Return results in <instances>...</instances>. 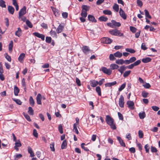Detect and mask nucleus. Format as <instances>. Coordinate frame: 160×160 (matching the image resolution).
<instances>
[{
	"mask_svg": "<svg viewBox=\"0 0 160 160\" xmlns=\"http://www.w3.org/2000/svg\"><path fill=\"white\" fill-rule=\"evenodd\" d=\"M13 47V41L11 40L10 41V43L9 44L8 49L9 51L10 52H12V48Z\"/></svg>",
	"mask_w": 160,
	"mask_h": 160,
	"instance_id": "30",
	"label": "nucleus"
},
{
	"mask_svg": "<svg viewBox=\"0 0 160 160\" xmlns=\"http://www.w3.org/2000/svg\"><path fill=\"white\" fill-rule=\"evenodd\" d=\"M42 97L41 94L38 93L36 97V101L37 104L38 105H41L42 104Z\"/></svg>",
	"mask_w": 160,
	"mask_h": 160,
	"instance_id": "10",
	"label": "nucleus"
},
{
	"mask_svg": "<svg viewBox=\"0 0 160 160\" xmlns=\"http://www.w3.org/2000/svg\"><path fill=\"white\" fill-rule=\"evenodd\" d=\"M129 60L131 63H134L136 60V58L134 57H132L129 59Z\"/></svg>",
	"mask_w": 160,
	"mask_h": 160,
	"instance_id": "59",
	"label": "nucleus"
},
{
	"mask_svg": "<svg viewBox=\"0 0 160 160\" xmlns=\"http://www.w3.org/2000/svg\"><path fill=\"white\" fill-rule=\"evenodd\" d=\"M23 115L26 119L28 121H30L31 120L30 116L27 113H23Z\"/></svg>",
	"mask_w": 160,
	"mask_h": 160,
	"instance_id": "48",
	"label": "nucleus"
},
{
	"mask_svg": "<svg viewBox=\"0 0 160 160\" xmlns=\"http://www.w3.org/2000/svg\"><path fill=\"white\" fill-rule=\"evenodd\" d=\"M145 15L146 16V18H148L149 19H151L152 18L151 16L150 15L149 12L148 10L147 9H145L144 10Z\"/></svg>",
	"mask_w": 160,
	"mask_h": 160,
	"instance_id": "35",
	"label": "nucleus"
},
{
	"mask_svg": "<svg viewBox=\"0 0 160 160\" xmlns=\"http://www.w3.org/2000/svg\"><path fill=\"white\" fill-rule=\"evenodd\" d=\"M115 62L118 64L122 65L124 64V60L122 59H118Z\"/></svg>",
	"mask_w": 160,
	"mask_h": 160,
	"instance_id": "38",
	"label": "nucleus"
},
{
	"mask_svg": "<svg viewBox=\"0 0 160 160\" xmlns=\"http://www.w3.org/2000/svg\"><path fill=\"white\" fill-rule=\"evenodd\" d=\"M12 99L18 105H21L22 104V102L19 99H16L15 98H12Z\"/></svg>",
	"mask_w": 160,
	"mask_h": 160,
	"instance_id": "43",
	"label": "nucleus"
},
{
	"mask_svg": "<svg viewBox=\"0 0 160 160\" xmlns=\"http://www.w3.org/2000/svg\"><path fill=\"white\" fill-rule=\"evenodd\" d=\"M109 59L110 60L113 61L115 59V56L114 55V54H110L109 55Z\"/></svg>",
	"mask_w": 160,
	"mask_h": 160,
	"instance_id": "62",
	"label": "nucleus"
},
{
	"mask_svg": "<svg viewBox=\"0 0 160 160\" xmlns=\"http://www.w3.org/2000/svg\"><path fill=\"white\" fill-rule=\"evenodd\" d=\"M19 88L16 86H14V93L15 96H17L19 92Z\"/></svg>",
	"mask_w": 160,
	"mask_h": 160,
	"instance_id": "19",
	"label": "nucleus"
},
{
	"mask_svg": "<svg viewBox=\"0 0 160 160\" xmlns=\"http://www.w3.org/2000/svg\"><path fill=\"white\" fill-rule=\"evenodd\" d=\"M76 82L77 83V85L78 86H80L81 85V82L80 80L78 78H76Z\"/></svg>",
	"mask_w": 160,
	"mask_h": 160,
	"instance_id": "64",
	"label": "nucleus"
},
{
	"mask_svg": "<svg viewBox=\"0 0 160 160\" xmlns=\"http://www.w3.org/2000/svg\"><path fill=\"white\" fill-rule=\"evenodd\" d=\"M103 12L105 15H111L112 14V12L110 10H103Z\"/></svg>",
	"mask_w": 160,
	"mask_h": 160,
	"instance_id": "46",
	"label": "nucleus"
},
{
	"mask_svg": "<svg viewBox=\"0 0 160 160\" xmlns=\"http://www.w3.org/2000/svg\"><path fill=\"white\" fill-rule=\"evenodd\" d=\"M109 33L111 35L114 36H122L123 33L121 32L120 31L117 29L110 30Z\"/></svg>",
	"mask_w": 160,
	"mask_h": 160,
	"instance_id": "3",
	"label": "nucleus"
},
{
	"mask_svg": "<svg viewBox=\"0 0 160 160\" xmlns=\"http://www.w3.org/2000/svg\"><path fill=\"white\" fill-rule=\"evenodd\" d=\"M151 150L152 152H156L158 151L157 148L153 146L151 147Z\"/></svg>",
	"mask_w": 160,
	"mask_h": 160,
	"instance_id": "56",
	"label": "nucleus"
},
{
	"mask_svg": "<svg viewBox=\"0 0 160 160\" xmlns=\"http://www.w3.org/2000/svg\"><path fill=\"white\" fill-rule=\"evenodd\" d=\"M50 147L51 150L52 151L54 152L55 151L54 143V142H52L50 144Z\"/></svg>",
	"mask_w": 160,
	"mask_h": 160,
	"instance_id": "54",
	"label": "nucleus"
},
{
	"mask_svg": "<svg viewBox=\"0 0 160 160\" xmlns=\"http://www.w3.org/2000/svg\"><path fill=\"white\" fill-rule=\"evenodd\" d=\"M113 8L115 11L118 12L119 9L118 5L116 3L114 4L113 7Z\"/></svg>",
	"mask_w": 160,
	"mask_h": 160,
	"instance_id": "41",
	"label": "nucleus"
},
{
	"mask_svg": "<svg viewBox=\"0 0 160 160\" xmlns=\"http://www.w3.org/2000/svg\"><path fill=\"white\" fill-rule=\"evenodd\" d=\"M96 91L98 93V95L99 96L101 95V88L99 86H97L96 88Z\"/></svg>",
	"mask_w": 160,
	"mask_h": 160,
	"instance_id": "33",
	"label": "nucleus"
},
{
	"mask_svg": "<svg viewBox=\"0 0 160 160\" xmlns=\"http://www.w3.org/2000/svg\"><path fill=\"white\" fill-rule=\"evenodd\" d=\"M28 113L31 115H33L34 114V111L31 107H29L28 108Z\"/></svg>",
	"mask_w": 160,
	"mask_h": 160,
	"instance_id": "42",
	"label": "nucleus"
},
{
	"mask_svg": "<svg viewBox=\"0 0 160 160\" xmlns=\"http://www.w3.org/2000/svg\"><path fill=\"white\" fill-rule=\"evenodd\" d=\"M26 23L27 26L30 28H32V25L30 22L28 20L26 21Z\"/></svg>",
	"mask_w": 160,
	"mask_h": 160,
	"instance_id": "52",
	"label": "nucleus"
},
{
	"mask_svg": "<svg viewBox=\"0 0 160 160\" xmlns=\"http://www.w3.org/2000/svg\"><path fill=\"white\" fill-rule=\"evenodd\" d=\"M22 33V30L20 28H18L17 31L15 32V35L18 37H19L21 35Z\"/></svg>",
	"mask_w": 160,
	"mask_h": 160,
	"instance_id": "17",
	"label": "nucleus"
},
{
	"mask_svg": "<svg viewBox=\"0 0 160 160\" xmlns=\"http://www.w3.org/2000/svg\"><path fill=\"white\" fill-rule=\"evenodd\" d=\"M51 8L55 16L56 17H58L59 15V11L56 8L52 7H51Z\"/></svg>",
	"mask_w": 160,
	"mask_h": 160,
	"instance_id": "11",
	"label": "nucleus"
},
{
	"mask_svg": "<svg viewBox=\"0 0 160 160\" xmlns=\"http://www.w3.org/2000/svg\"><path fill=\"white\" fill-rule=\"evenodd\" d=\"M111 22L113 23V27L114 26L119 27L121 25V24L119 22H117L114 20H112Z\"/></svg>",
	"mask_w": 160,
	"mask_h": 160,
	"instance_id": "28",
	"label": "nucleus"
},
{
	"mask_svg": "<svg viewBox=\"0 0 160 160\" xmlns=\"http://www.w3.org/2000/svg\"><path fill=\"white\" fill-rule=\"evenodd\" d=\"M67 147V141L66 140H64L61 146V148L62 149H64L66 148Z\"/></svg>",
	"mask_w": 160,
	"mask_h": 160,
	"instance_id": "27",
	"label": "nucleus"
},
{
	"mask_svg": "<svg viewBox=\"0 0 160 160\" xmlns=\"http://www.w3.org/2000/svg\"><path fill=\"white\" fill-rule=\"evenodd\" d=\"M28 152L30 154L31 157H33L34 156V153L32 151V148L30 147H28Z\"/></svg>",
	"mask_w": 160,
	"mask_h": 160,
	"instance_id": "26",
	"label": "nucleus"
},
{
	"mask_svg": "<svg viewBox=\"0 0 160 160\" xmlns=\"http://www.w3.org/2000/svg\"><path fill=\"white\" fill-rule=\"evenodd\" d=\"M26 7L24 6L20 10L18 13V18H20L21 16H22L26 13Z\"/></svg>",
	"mask_w": 160,
	"mask_h": 160,
	"instance_id": "5",
	"label": "nucleus"
},
{
	"mask_svg": "<svg viewBox=\"0 0 160 160\" xmlns=\"http://www.w3.org/2000/svg\"><path fill=\"white\" fill-rule=\"evenodd\" d=\"M4 56L5 58L9 62H11V59L10 56H9L7 53H5L4 54Z\"/></svg>",
	"mask_w": 160,
	"mask_h": 160,
	"instance_id": "44",
	"label": "nucleus"
},
{
	"mask_svg": "<svg viewBox=\"0 0 160 160\" xmlns=\"http://www.w3.org/2000/svg\"><path fill=\"white\" fill-rule=\"evenodd\" d=\"M85 145V143H82L81 145V148L83 149L85 151H89V150L88 149V148L87 147H84V145Z\"/></svg>",
	"mask_w": 160,
	"mask_h": 160,
	"instance_id": "51",
	"label": "nucleus"
},
{
	"mask_svg": "<svg viewBox=\"0 0 160 160\" xmlns=\"http://www.w3.org/2000/svg\"><path fill=\"white\" fill-rule=\"evenodd\" d=\"M138 136L140 138H142L143 137V134L141 130H139L138 132Z\"/></svg>",
	"mask_w": 160,
	"mask_h": 160,
	"instance_id": "57",
	"label": "nucleus"
},
{
	"mask_svg": "<svg viewBox=\"0 0 160 160\" xmlns=\"http://www.w3.org/2000/svg\"><path fill=\"white\" fill-rule=\"evenodd\" d=\"M101 70L104 73L108 75H110L111 74L112 71L110 69H108L106 68L105 67H102Z\"/></svg>",
	"mask_w": 160,
	"mask_h": 160,
	"instance_id": "7",
	"label": "nucleus"
},
{
	"mask_svg": "<svg viewBox=\"0 0 160 160\" xmlns=\"http://www.w3.org/2000/svg\"><path fill=\"white\" fill-rule=\"evenodd\" d=\"M58 128L60 133L61 134H62L63 133L62 126L61 125H60L58 126Z\"/></svg>",
	"mask_w": 160,
	"mask_h": 160,
	"instance_id": "60",
	"label": "nucleus"
},
{
	"mask_svg": "<svg viewBox=\"0 0 160 160\" xmlns=\"http://www.w3.org/2000/svg\"><path fill=\"white\" fill-rule=\"evenodd\" d=\"M91 86L93 87H95L98 85V81L93 80L90 82Z\"/></svg>",
	"mask_w": 160,
	"mask_h": 160,
	"instance_id": "24",
	"label": "nucleus"
},
{
	"mask_svg": "<svg viewBox=\"0 0 160 160\" xmlns=\"http://www.w3.org/2000/svg\"><path fill=\"white\" fill-rule=\"evenodd\" d=\"M117 84V82L116 81L111 82H108L105 84V85L106 87H111Z\"/></svg>",
	"mask_w": 160,
	"mask_h": 160,
	"instance_id": "22",
	"label": "nucleus"
},
{
	"mask_svg": "<svg viewBox=\"0 0 160 160\" xmlns=\"http://www.w3.org/2000/svg\"><path fill=\"white\" fill-rule=\"evenodd\" d=\"M124 97L122 95H121L119 100V105L120 107L123 108L124 106Z\"/></svg>",
	"mask_w": 160,
	"mask_h": 160,
	"instance_id": "4",
	"label": "nucleus"
},
{
	"mask_svg": "<svg viewBox=\"0 0 160 160\" xmlns=\"http://www.w3.org/2000/svg\"><path fill=\"white\" fill-rule=\"evenodd\" d=\"M119 66L114 63L111 64L110 65V67L112 70H114L117 69L119 68Z\"/></svg>",
	"mask_w": 160,
	"mask_h": 160,
	"instance_id": "29",
	"label": "nucleus"
},
{
	"mask_svg": "<svg viewBox=\"0 0 160 160\" xmlns=\"http://www.w3.org/2000/svg\"><path fill=\"white\" fill-rule=\"evenodd\" d=\"M131 72V71L130 70L125 71L123 74V77L124 78H127L130 74Z\"/></svg>",
	"mask_w": 160,
	"mask_h": 160,
	"instance_id": "36",
	"label": "nucleus"
},
{
	"mask_svg": "<svg viewBox=\"0 0 160 160\" xmlns=\"http://www.w3.org/2000/svg\"><path fill=\"white\" fill-rule=\"evenodd\" d=\"M127 104L128 106V107L131 109H134V103L132 101H128L127 102Z\"/></svg>",
	"mask_w": 160,
	"mask_h": 160,
	"instance_id": "12",
	"label": "nucleus"
},
{
	"mask_svg": "<svg viewBox=\"0 0 160 160\" xmlns=\"http://www.w3.org/2000/svg\"><path fill=\"white\" fill-rule=\"evenodd\" d=\"M141 62V60H138L135 62L134 63H133L135 66H136L138 65L139 64H140Z\"/></svg>",
	"mask_w": 160,
	"mask_h": 160,
	"instance_id": "61",
	"label": "nucleus"
},
{
	"mask_svg": "<svg viewBox=\"0 0 160 160\" xmlns=\"http://www.w3.org/2000/svg\"><path fill=\"white\" fill-rule=\"evenodd\" d=\"M52 38L51 37H46V42L48 43H50L51 42Z\"/></svg>",
	"mask_w": 160,
	"mask_h": 160,
	"instance_id": "55",
	"label": "nucleus"
},
{
	"mask_svg": "<svg viewBox=\"0 0 160 160\" xmlns=\"http://www.w3.org/2000/svg\"><path fill=\"white\" fill-rule=\"evenodd\" d=\"M33 135L36 138H37L38 137V133L37 132V130L35 129H34L33 130Z\"/></svg>",
	"mask_w": 160,
	"mask_h": 160,
	"instance_id": "63",
	"label": "nucleus"
},
{
	"mask_svg": "<svg viewBox=\"0 0 160 160\" xmlns=\"http://www.w3.org/2000/svg\"><path fill=\"white\" fill-rule=\"evenodd\" d=\"M22 86L24 89V91L26 92V84L25 80L24 78H22Z\"/></svg>",
	"mask_w": 160,
	"mask_h": 160,
	"instance_id": "23",
	"label": "nucleus"
},
{
	"mask_svg": "<svg viewBox=\"0 0 160 160\" xmlns=\"http://www.w3.org/2000/svg\"><path fill=\"white\" fill-rule=\"evenodd\" d=\"M25 54L24 53H21L19 55L18 60L20 62H22L24 58L25 57Z\"/></svg>",
	"mask_w": 160,
	"mask_h": 160,
	"instance_id": "21",
	"label": "nucleus"
},
{
	"mask_svg": "<svg viewBox=\"0 0 160 160\" xmlns=\"http://www.w3.org/2000/svg\"><path fill=\"white\" fill-rule=\"evenodd\" d=\"M126 84L125 82L122 84L118 88L119 91L120 92L123 90L126 87Z\"/></svg>",
	"mask_w": 160,
	"mask_h": 160,
	"instance_id": "47",
	"label": "nucleus"
},
{
	"mask_svg": "<svg viewBox=\"0 0 160 160\" xmlns=\"http://www.w3.org/2000/svg\"><path fill=\"white\" fill-rule=\"evenodd\" d=\"M88 20L92 22H97V20L92 15H88Z\"/></svg>",
	"mask_w": 160,
	"mask_h": 160,
	"instance_id": "18",
	"label": "nucleus"
},
{
	"mask_svg": "<svg viewBox=\"0 0 160 160\" xmlns=\"http://www.w3.org/2000/svg\"><path fill=\"white\" fill-rule=\"evenodd\" d=\"M64 26L63 25L60 24L58 26L56 30V31L58 33L61 32L64 28Z\"/></svg>",
	"mask_w": 160,
	"mask_h": 160,
	"instance_id": "14",
	"label": "nucleus"
},
{
	"mask_svg": "<svg viewBox=\"0 0 160 160\" xmlns=\"http://www.w3.org/2000/svg\"><path fill=\"white\" fill-rule=\"evenodd\" d=\"M125 50L127 52H129L131 53H134L136 52L134 49L130 48H126L125 49Z\"/></svg>",
	"mask_w": 160,
	"mask_h": 160,
	"instance_id": "45",
	"label": "nucleus"
},
{
	"mask_svg": "<svg viewBox=\"0 0 160 160\" xmlns=\"http://www.w3.org/2000/svg\"><path fill=\"white\" fill-rule=\"evenodd\" d=\"M5 2L3 0H0V6L2 8H6V5L5 4Z\"/></svg>",
	"mask_w": 160,
	"mask_h": 160,
	"instance_id": "39",
	"label": "nucleus"
},
{
	"mask_svg": "<svg viewBox=\"0 0 160 160\" xmlns=\"http://www.w3.org/2000/svg\"><path fill=\"white\" fill-rule=\"evenodd\" d=\"M8 10L9 12L11 14H13L14 12V9L13 7L11 6L8 7Z\"/></svg>",
	"mask_w": 160,
	"mask_h": 160,
	"instance_id": "16",
	"label": "nucleus"
},
{
	"mask_svg": "<svg viewBox=\"0 0 160 160\" xmlns=\"http://www.w3.org/2000/svg\"><path fill=\"white\" fill-rule=\"evenodd\" d=\"M151 60V59L149 57H147L143 58L142 60V62L144 63H147L150 62Z\"/></svg>",
	"mask_w": 160,
	"mask_h": 160,
	"instance_id": "25",
	"label": "nucleus"
},
{
	"mask_svg": "<svg viewBox=\"0 0 160 160\" xmlns=\"http://www.w3.org/2000/svg\"><path fill=\"white\" fill-rule=\"evenodd\" d=\"M51 35L53 37L56 38H57V35L56 32L55 31H52L51 30L50 32Z\"/></svg>",
	"mask_w": 160,
	"mask_h": 160,
	"instance_id": "37",
	"label": "nucleus"
},
{
	"mask_svg": "<svg viewBox=\"0 0 160 160\" xmlns=\"http://www.w3.org/2000/svg\"><path fill=\"white\" fill-rule=\"evenodd\" d=\"M148 95V93L145 91H143L142 92V95L144 98H147Z\"/></svg>",
	"mask_w": 160,
	"mask_h": 160,
	"instance_id": "49",
	"label": "nucleus"
},
{
	"mask_svg": "<svg viewBox=\"0 0 160 160\" xmlns=\"http://www.w3.org/2000/svg\"><path fill=\"white\" fill-rule=\"evenodd\" d=\"M33 35L39 38H41L43 41L45 39V36L43 34H40L38 32H34L33 33Z\"/></svg>",
	"mask_w": 160,
	"mask_h": 160,
	"instance_id": "6",
	"label": "nucleus"
},
{
	"mask_svg": "<svg viewBox=\"0 0 160 160\" xmlns=\"http://www.w3.org/2000/svg\"><path fill=\"white\" fill-rule=\"evenodd\" d=\"M22 157V155L21 154H17L14 156V160H18Z\"/></svg>",
	"mask_w": 160,
	"mask_h": 160,
	"instance_id": "50",
	"label": "nucleus"
},
{
	"mask_svg": "<svg viewBox=\"0 0 160 160\" xmlns=\"http://www.w3.org/2000/svg\"><path fill=\"white\" fill-rule=\"evenodd\" d=\"M99 20L101 21L106 22L108 20V18L106 17L102 16L99 18Z\"/></svg>",
	"mask_w": 160,
	"mask_h": 160,
	"instance_id": "40",
	"label": "nucleus"
},
{
	"mask_svg": "<svg viewBox=\"0 0 160 160\" xmlns=\"http://www.w3.org/2000/svg\"><path fill=\"white\" fill-rule=\"evenodd\" d=\"M117 139L119 143L123 147H125V143L123 142V141L122 140L121 137H118Z\"/></svg>",
	"mask_w": 160,
	"mask_h": 160,
	"instance_id": "20",
	"label": "nucleus"
},
{
	"mask_svg": "<svg viewBox=\"0 0 160 160\" xmlns=\"http://www.w3.org/2000/svg\"><path fill=\"white\" fill-rule=\"evenodd\" d=\"M122 53L119 51H117L114 53V55L115 57L120 58L122 56Z\"/></svg>",
	"mask_w": 160,
	"mask_h": 160,
	"instance_id": "31",
	"label": "nucleus"
},
{
	"mask_svg": "<svg viewBox=\"0 0 160 160\" xmlns=\"http://www.w3.org/2000/svg\"><path fill=\"white\" fill-rule=\"evenodd\" d=\"M139 116L140 119H144L146 117V114L145 113V112H140L139 113Z\"/></svg>",
	"mask_w": 160,
	"mask_h": 160,
	"instance_id": "32",
	"label": "nucleus"
},
{
	"mask_svg": "<svg viewBox=\"0 0 160 160\" xmlns=\"http://www.w3.org/2000/svg\"><path fill=\"white\" fill-rule=\"evenodd\" d=\"M144 148L145 149L146 152L147 153H148L149 150V146L148 144H146L144 146Z\"/></svg>",
	"mask_w": 160,
	"mask_h": 160,
	"instance_id": "58",
	"label": "nucleus"
},
{
	"mask_svg": "<svg viewBox=\"0 0 160 160\" xmlns=\"http://www.w3.org/2000/svg\"><path fill=\"white\" fill-rule=\"evenodd\" d=\"M130 29L132 33H135L137 30V29L133 26H130Z\"/></svg>",
	"mask_w": 160,
	"mask_h": 160,
	"instance_id": "53",
	"label": "nucleus"
},
{
	"mask_svg": "<svg viewBox=\"0 0 160 160\" xmlns=\"http://www.w3.org/2000/svg\"><path fill=\"white\" fill-rule=\"evenodd\" d=\"M29 103L31 105L32 107L34 106L35 102L33 99L32 97V96L30 97L29 99Z\"/></svg>",
	"mask_w": 160,
	"mask_h": 160,
	"instance_id": "34",
	"label": "nucleus"
},
{
	"mask_svg": "<svg viewBox=\"0 0 160 160\" xmlns=\"http://www.w3.org/2000/svg\"><path fill=\"white\" fill-rule=\"evenodd\" d=\"M119 13L120 15L123 19H126L127 15L124 12L121 8L120 9Z\"/></svg>",
	"mask_w": 160,
	"mask_h": 160,
	"instance_id": "9",
	"label": "nucleus"
},
{
	"mask_svg": "<svg viewBox=\"0 0 160 160\" xmlns=\"http://www.w3.org/2000/svg\"><path fill=\"white\" fill-rule=\"evenodd\" d=\"M106 121L108 124L110 125L111 128L113 130H115L116 128V126L114 123V119L109 115L106 116Z\"/></svg>",
	"mask_w": 160,
	"mask_h": 160,
	"instance_id": "1",
	"label": "nucleus"
},
{
	"mask_svg": "<svg viewBox=\"0 0 160 160\" xmlns=\"http://www.w3.org/2000/svg\"><path fill=\"white\" fill-rule=\"evenodd\" d=\"M126 68V67H125L124 65H122L120 67V68L118 69V70L120 72L121 74H122L123 73V72Z\"/></svg>",
	"mask_w": 160,
	"mask_h": 160,
	"instance_id": "15",
	"label": "nucleus"
},
{
	"mask_svg": "<svg viewBox=\"0 0 160 160\" xmlns=\"http://www.w3.org/2000/svg\"><path fill=\"white\" fill-rule=\"evenodd\" d=\"M102 42L105 44H110L112 42V40L108 38L105 37L102 39Z\"/></svg>",
	"mask_w": 160,
	"mask_h": 160,
	"instance_id": "8",
	"label": "nucleus"
},
{
	"mask_svg": "<svg viewBox=\"0 0 160 160\" xmlns=\"http://www.w3.org/2000/svg\"><path fill=\"white\" fill-rule=\"evenodd\" d=\"M82 49L83 52L85 54L88 53L90 51L89 48L87 46H84L82 47Z\"/></svg>",
	"mask_w": 160,
	"mask_h": 160,
	"instance_id": "13",
	"label": "nucleus"
},
{
	"mask_svg": "<svg viewBox=\"0 0 160 160\" xmlns=\"http://www.w3.org/2000/svg\"><path fill=\"white\" fill-rule=\"evenodd\" d=\"M82 10L81 13V16L84 18L87 17V11L89 10L90 8L87 5H83L82 6Z\"/></svg>",
	"mask_w": 160,
	"mask_h": 160,
	"instance_id": "2",
	"label": "nucleus"
}]
</instances>
